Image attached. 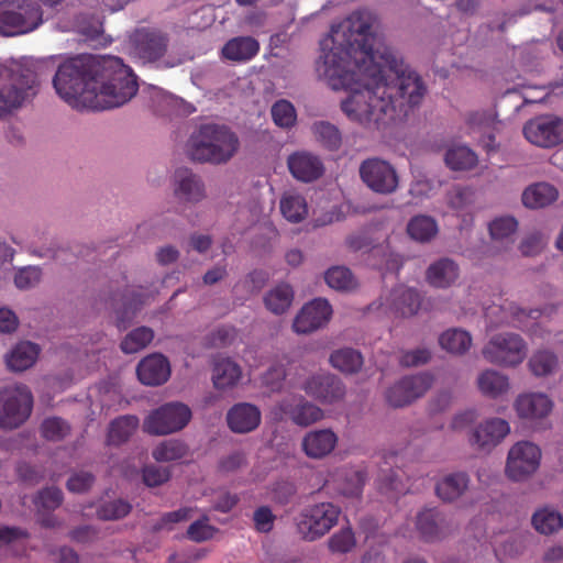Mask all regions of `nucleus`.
<instances>
[{"instance_id": "1", "label": "nucleus", "mask_w": 563, "mask_h": 563, "mask_svg": "<svg viewBox=\"0 0 563 563\" xmlns=\"http://www.w3.org/2000/svg\"><path fill=\"white\" fill-rule=\"evenodd\" d=\"M346 91L349 96L341 101L343 113L372 129L407 117L422 102L427 88L421 77L397 58V67L377 65Z\"/></svg>"}, {"instance_id": "2", "label": "nucleus", "mask_w": 563, "mask_h": 563, "mask_svg": "<svg viewBox=\"0 0 563 563\" xmlns=\"http://www.w3.org/2000/svg\"><path fill=\"white\" fill-rule=\"evenodd\" d=\"M371 12L354 11L331 31L332 47L317 62L319 77L332 90H347L377 65L397 67V56L373 31Z\"/></svg>"}, {"instance_id": "3", "label": "nucleus", "mask_w": 563, "mask_h": 563, "mask_svg": "<svg viewBox=\"0 0 563 563\" xmlns=\"http://www.w3.org/2000/svg\"><path fill=\"white\" fill-rule=\"evenodd\" d=\"M139 90L137 78L122 59L100 55L92 92H86L88 108L110 110L128 103Z\"/></svg>"}, {"instance_id": "4", "label": "nucleus", "mask_w": 563, "mask_h": 563, "mask_svg": "<svg viewBox=\"0 0 563 563\" xmlns=\"http://www.w3.org/2000/svg\"><path fill=\"white\" fill-rule=\"evenodd\" d=\"M55 57L0 65V118L35 96L38 82L57 68Z\"/></svg>"}, {"instance_id": "5", "label": "nucleus", "mask_w": 563, "mask_h": 563, "mask_svg": "<svg viewBox=\"0 0 563 563\" xmlns=\"http://www.w3.org/2000/svg\"><path fill=\"white\" fill-rule=\"evenodd\" d=\"M100 55H78L58 64L52 82L56 93L74 108H88L86 92H92Z\"/></svg>"}, {"instance_id": "6", "label": "nucleus", "mask_w": 563, "mask_h": 563, "mask_svg": "<svg viewBox=\"0 0 563 563\" xmlns=\"http://www.w3.org/2000/svg\"><path fill=\"white\" fill-rule=\"evenodd\" d=\"M240 150V139L229 126L201 124L191 133L186 145L187 156L197 163L223 165L230 162Z\"/></svg>"}, {"instance_id": "7", "label": "nucleus", "mask_w": 563, "mask_h": 563, "mask_svg": "<svg viewBox=\"0 0 563 563\" xmlns=\"http://www.w3.org/2000/svg\"><path fill=\"white\" fill-rule=\"evenodd\" d=\"M42 23L40 7L27 0L0 2V33L7 36L24 34Z\"/></svg>"}, {"instance_id": "8", "label": "nucleus", "mask_w": 563, "mask_h": 563, "mask_svg": "<svg viewBox=\"0 0 563 563\" xmlns=\"http://www.w3.org/2000/svg\"><path fill=\"white\" fill-rule=\"evenodd\" d=\"M132 43L135 55L144 63H159L165 68H173L184 62L179 56L167 54L169 38L158 30H136Z\"/></svg>"}, {"instance_id": "9", "label": "nucleus", "mask_w": 563, "mask_h": 563, "mask_svg": "<svg viewBox=\"0 0 563 563\" xmlns=\"http://www.w3.org/2000/svg\"><path fill=\"white\" fill-rule=\"evenodd\" d=\"M528 346L521 335L514 332L494 334L482 349L483 357L500 367H515L523 362Z\"/></svg>"}, {"instance_id": "10", "label": "nucleus", "mask_w": 563, "mask_h": 563, "mask_svg": "<svg viewBox=\"0 0 563 563\" xmlns=\"http://www.w3.org/2000/svg\"><path fill=\"white\" fill-rule=\"evenodd\" d=\"M33 396L26 385L13 384L0 390V428L15 429L30 417Z\"/></svg>"}, {"instance_id": "11", "label": "nucleus", "mask_w": 563, "mask_h": 563, "mask_svg": "<svg viewBox=\"0 0 563 563\" xmlns=\"http://www.w3.org/2000/svg\"><path fill=\"white\" fill-rule=\"evenodd\" d=\"M191 419L190 408L178 401L167 402L151 411L143 421V431L151 435H167L183 430Z\"/></svg>"}, {"instance_id": "12", "label": "nucleus", "mask_w": 563, "mask_h": 563, "mask_svg": "<svg viewBox=\"0 0 563 563\" xmlns=\"http://www.w3.org/2000/svg\"><path fill=\"white\" fill-rule=\"evenodd\" d=\"M340 514V508L332 503L312 505L300 514L298 533L306 541L318 540L338 523Z\"/></svg>"}, {"instance_id": "13", "label": "nucleus", "mask_w": 563, "mask_h": 563, "mask_svg": "<svg viewBox=\"0 0 563 563\" xmlns=\"http://www.w3.org/2000/svg\"><path fill=\"white\" fill-rule=\"evenodd\" d=\"M541 316L539 309H523L516 302L504 300L501 303H493L485 310L487 327L497 329L501 327H514L520 330H529L533 321Z\"/></svg>"}, {"instance_id": "14", "label": "nucleus", "mask_w": 563, "mask_h": 563, "mask_svg": "<svg viewBox=\"0 0 563 563\" xmlns=\"http://www.w3.org/2000/svg\"><path fill=\"white\" fill-rule=\"evenodd\" d=\"M540 448L530 441H519L508 451L505 473L514 482H522L532 476L540 466Z\"/></svg>"}, {"instance_id": "15", "label": "nucleus", "mask_w": 563, "mask_h": 563, "mask_svg": "<svg viewBox=\"0 0 563 563\" xmlns=\"http://www.w3.org/2000/svg\"><path fill=\"white\" fill-rule=\"evenodd\" d=\"M434 383L430 373L404 376L385 391V399L393 408H402L421 398Z\"/></svg>"}, {"instance_id": "16", "label": "nucleus", "mask_w": 563, "mask_h": 563, "mask_svg": "<svg viewBox=\"0 0 563 563\" xmlns=\"http://www.w3.org/2000/svg\"><path fill=\"white\" fill-rule=\"evenodd\" d=\"M358 170L362 181L376 194L390 195L398 188L396 168L385 159L367 158L361 163Z\"/></svg>"}, {"instance_id": "17", "label": "nucleus", "mask_w": 563, "mask_h": 563, "mask_svg": "<svg viewBox=\"0 0 563 563\" xmlns=\"http://www.w3.org/2000/svg\"><path fill=\"white\" fill-rule=\"evenodd\" d=\"M523 135L531 144L549 148L563 142V120L545 114L530 119L523 125Z\"/></svg>"}, {"instance_id": "18", "label": "nucleus", "mask_w": 563, "mask_h": 563, "mask_svg": "<svg viewBox=\"0 0 563 563\" xmlns=\"http://www.w3.org/2000/svg\"><path fill=\"white\" fill-rule=\"evenodd\" d=\"M277 419L288 417L298 427H309L324 418L323 410L302 396L285 398L275 408Z\"/></svg>"}, {"instance_id": "19", "label": "nucleus", "mask_w": 563, "mask_h": 563, "mask_svg": "<svg viewBox=\"0 0 563 563\" xmlns=\"http://www.w3.org/2000/svg\"><path fill=\"white\" fill-rule=\"evenodd\" d=\"M305 393L324 405L344 399L346 387L341 378L331 373H320L307 378L302 385Z\"/></svg>"}, {"instance_id": "20", "label": "nucleus", "mask_w": 563, "mask_h": 563, "mask_svg": "<svg viewBox=\"0 0 563 563\" xmlns=\"http://www.w3.org/2000/svg\"><path fill=\"white\" fill-rule=\"evenodd\" d=\"M510 433V424L498 417L488 418L479 422L470 435V443L476 450L490 453Z\"/></svg>"}, {"instance_id": "21", "label": "nucleus", "mask_w": 563, "mask_h": 563, "mask_svg": "<svg viewBox=\"0 0 563 563\" xmlns=\"http://www.w3.org/2000/svg\"><path fill=\"white\" fill-rule=\"evenodd\" d=\"M415 527L419 537L426 542L440 541L452 531L451 520L437 507L420 510L416 516Z\"/></svg>"}, {"instance_id": "22", "label": "nucleus", "mask_w": 563, "mask_h": 563, "mask_svg": "<svg viewBox=\"0 0 563 563\" xmlns=\"http://www.w3.org/2000/svg\"><path fill=\"white\" fill-rule=\"evenodd\" d=\"M173 191L175 198L181 203L196 205L207 198V188L202 177L186 167L175 170Z\"/></svg>"}, {"instance_id": "23", "label": "nucleus", "mask_w": 563, "mask_h": 563, "mask_svg": "<svg viewBox=\"0 0 563 563\" xmlns=\"http://www.w3.org/2000/svg\"><path fill=\"white\" fill-rule=\"evenodd\" d=\"M332 314V309L325 299L317 298L305 305L296 316L292 328L300 334L313 332L323 327Z\"/></svg>"}, {"instance_id": "24", "label": "nucleus", "mask_w": 563, "mask_h": 563, "mask_svg": "<svg viewBox=\"0 0 563 563\" xmlns=\"http://www.w3.org/2000/svg\"><path fill=\"white\" fill-rule=\"evenodd\" d=\"M287 166L294 178L302 183L314 181L324 173L320 157L307 151L290 154L287 158Z\"/></svg>"}, {"instance_id": "25", "label": "nucleus", "mask_w": 563, "mask_h": 563, "mask_svg": "<svg viewBox=\"0 0 563 563\" xmlns=\"http://www.w3.org/2000/svg\"><path fill=\"white\" fill-rule=\"evenodd\" d=\"M338 441L339 438L332 429H316L303 435L301 449L308 457L322 460L334 451Z\"/></svg>"}, {"instance_id": "26", "label": "nucleus", "mask_w": 563, "mask_h": 563, "mask_svg": "<svg viewBox=\"0 0 563 563\" xmlns=\"http://www.w3.org/2000/svg\"><path fill=\"white\" fill-rule=\"evenodd\" d=\"M262 413L257 406L250 402H239L227 413V422L234 433L244 434L258 428Z\"/></svg>"}, {"instance_id": "27", "label": "nucleus", "mask_w": 563, "mask_h": 563, "mask_svg": "<svg viewBox=\"0 0 563 563\" xmlns=\"http://www.w3.org/2000/svg\"><path fill=\"white\" fill-rule=\"evenodd\" d=\"M514 408L520 419L538 420L552 411L553 402L545 394L528 393L516 398Z\"/></svg>"}, {"instance_id": "28", "label": "nucleus", "mask_w": 563, "mask_h": 563, "mask_svg": "<svg viewBox=\"0 0 563 563\" xmlns=\"http://www.w3.org/2000/svg\"><path fill=\"white\" fill-rule=\"evenodd\" d=\"M136 374L140 382L144 385H162L170 375L169 362L162 354L148 355L137 364Z\"/></svg>"}, {"instance_id": "29", "label": "nucleus", "mask_w": 563, "mask_h": 563, "mask_svg": "<svg viewBox=\"0 0 563 563\" xmlns=\"http://www.w3.org/2000/svg\"><path fill=\"white\" fill-rule=\"evenodd\" d=\"M471 478L465 472H454L442 476L434 486L437 497L451 504L460 499L470 487Z\"/></svg>"}, {"instance_id": "30", "label": "nucleus", "mask_w": 563, "mask_h": 563, "mask_svg": "<svg viewBox=\"0 0 563 563\" xmlns=\"http://www.w3.org/2000/svg\"><path fill=\"white\" fill-rule=\"evenodd\" d=\"M386 305L391 311L401 317H411L418 312L421 298L417 290L398 286L386 298Z\"/></svg>"}, {"instance_id": "31", "label": "nucleus", "mask_w": 563, "mask_h": 563, "mask_svg": "<svg viewBox=\"0 0 563 563\" xmlns=\"http://www.w3.org/2000/svg\"><path fill=\"white\" fill-rule=\"evenodd\" d=\"M476 386L483 396L497 399L508 393L510 383L506 374L487 368L478 374Z\"/></svg>"}, {"instance_id": "32", "label": "nucleus", "mask_w": 563, "mask_h": 563, "mask_svg": "<svg viewBox=\"0 0 563 563\" xmlns=\"http://www.w3.org/2000/svg\"><path fill=\"white\" fill-rule=\"evenodd\" d=\"M457 277V264L453 260L446 257L432 263L426 272L427 282L435 288H448L455 283Z\"/></svg>"}, {"instance_id": "33", "label": "nucleus", "mask_w": 563, "mask_h": 563, "mask_svg": "<svg viewBox=\"0 0 563 563\" xmlns=\"http://www.w3.org/2000/svg\"><path fill=\"white\" fill-rule=\"evenodd\" d=\"M260 51L258 42L251 36H238L229 40L222 47V56L232 62H247Z\"/></svg>"}, {"instance_id": "34", "label": "nucleus", "mask_w": 563, "mask_h": 563, "mask_svg": "<svg viewBox=\"0 0 563 563\" xmlns=\"http://www.w3.org/2000/svg\"><path fill=\"white\" fill-rule=\"evenodd\" d=\"M242 375L241 367L228 357H217L213 362L212 382L217 389L235 386Z\"/></svg>"}, {"instance_id": "35", "label": "nucleus", "mask_w": 563, "mask_h": 563, "mask_svg": "<svg viewBox=\"0 0 563 563\" xmlns=\"http://www.w3.org/2000/svg\"><path fill=\"white\" fill-rule=\"evenodd\" d=\"M558 189L549 183H537L527 187L521 196L522 203L530 209L544 208L558 199Z\"/></svg>"}, {"instance_id": "36", "label": "nucleus", "mask_w": 563, "mask_h": 563, "mask_svg": "<svg viewBox=\"0 0 563 563\" xmlns=\"http://www.w3.org/2000/svg\"><path fill=\"white\" fill-rule=\"evenodd\" d=\"M140 420L134 415L120 416L112 420L108 428L107 443L121 445L125 443L136 431Z\"/></svg>"}, {"instance_id": "37", "label": "nucleus", "mask_w": 563, "mask_h": 563, "mask_svg": "<svg viewBox=\"0 0 563 563\" xmlns=\"http://www.w3.org/2000/svg\"><path fill=\"white\" fill-rule=\"evenodd\" d=\"M38 355V347L32 342L16 344L7 355L8 367L14 372H23L31 367Z\"/></svg>"}, {"instance_id": "38", "label": "nucleus", "mask_w": 563, "mask_h": 563, "mask_svg": "<svg viewBox=\"0 0 563 563\" xmlns=\"http://www.w3.org/2000/svg\"><path fill=\"white\" fill-rule=\"evenodd\" d=\"M329 362L334 368L344 374H355L363 366V356L352 347H342L330 354Z\"/></svg>"}, {"instance_id": "39", "label": "nucleus", "mask_w": 563, "mask_h": 563, "mask_svg": "<svg viewBox=\"0 0 563 563\" xmlns=\"http://www.w3.org/2000/svg\"><path fill=\"white\" fill-rule=\"evenodd\" d=\"M294 300V290L288 284H278L264 297V305L274 314L286 312Z\"/></svg>"}, {"instance_id": "40", "label": "nucleus", "mask_w": 563, "mask_h": 563, "mask_svg": "<svg viewBox=\"0 0 563 563\" xmlns=\"http://www.w3.org/2000/svg\"><path fill=\"white\" fill-rule=\"evenodd\" d=\"M439 343L446 352L463 355L472 345V336L462 329H449L440 335Z\"/></svg>"}, {"instance_id": "41", "label": "nucleus", "mask_w": 563, "mask_h": 563, "mask_svg": "<svg viewBox=\"0 0 563 563\" xmlns=\"http://www.w3.org/2000/svg\"><path fill=\"white\" fill-rule=\"evenodd\" d=\"M444 162L452 170H468L476 166L477 155L465 145H455L446 150Z\"/></svg>"}, {"instance_id": "42", "label": "nucleus", "mask_w": 563, "mask_h": 563, "mask_svg": "<svg viewBox=\"0 0 563 563\" xmlns=\"http://www.w3.org/2000/svg\"><path fill=\"white\" fill-rule=\"evenodd\" d=\"M531 522L538 532L548 536L563 527V516L553 508L544 507L533 514Z\"/></svg>"}, {"instance_id": "43", "label": "nucleus", "mask_w": 563, "mask_h": 563, "mask_svg": "<svg viewBox=\"0 0 563 563\" xmlns=\"http://www.w3.org/2000/svg\"><path fill=\"white\" fill-rule=\"evenodd\" d=\"M528 367L537 377L554 374L559 367L558 356L549 350L536 351L528 362Z\"/></svg>"}, {"instance_id": "44", "label": "nucleus", "mask_w": 563, "mask_h": 563, "mask_svg": "<svg viewBox=\"0 0 563 563\" xmlns=\"http://www.w3.org/2000/svg\"><path fill=\"white\" fill-rule=\"evenodd\" d=\"M407 232L416 241L428 242L438 233L435 220L429 216H416L407 224Z\"/></svg>"}, {"instance_id": "45", "label": "nucleus", "mask_w": 563, "mask_h": 563, "mask_svg": "<svg viewBox=\"0 0 563 563\" xmlns=\"http://www.w3.org/2000/svg\"><path fill=\"white\" fill-rule=\"evenodd\" d=\"M154 339V331L148 327H139L129 332L121 341L120 347L125 354H133L145 349Z\"/></svg>"}, {"instance_id": "46", "label": "nucleus", "mask_w": 563, "mask_h": 563, "mask_svg": "<svg viewBox=\"0 0 563 563\" xmlns=\"http://www.w3.org/2000/svg\"><path fill=\"white\" fill-rule=\"evenodd\" d=\"M311 131L319 143L330 151H335L341 146L342 136L339 129L327 121L314 122Z\"/></svg>"}, {"instance_id": "47", "label": "nucleus", "mask_w": 563, "mask_h": 563, "mask_svg": "<svg viewBox=\"0 0 563 563\" xmlns=\"http://www.w3.org/2000/svg\"><path fill=\"white\" fill-rule=\"evenodd\" d=\"M283 216L292 223L301 222L308 214L306 199L300 195H287L280 200Z\"/></svg>"}, {"instance_id": "48", "label": "nucleus", "mask_w": 563, "mask_h": 563, "mask_svg": "<svg viewBox=\"0 0 563 563\" xmlns=\"http://www.w3.org/2000/svg\"><path fill=\"white\" fill-rule=\"evenodd\" d=\"M324 279L329 287L340 291H349L356 287L352 272L344 266L329 268L324 274Z\"/></svg>"}, {"instance_id": "49", "label": "nucleus", "mask_w": 563, "mask_h": 563, "mask_svg": "<svg viewBox=\"0 0 563 563\" xmlns=\"http://www.w3.org/2000/svg\"><path fill=\"white\" fill-rule=\"evenodd\" d=\"M188 446L179 440H166L159 443L152 452L157 462H172L186 456Z\"/></svg>"}, {"instance_id": "50", "label": "nucleus", "mask_w": 563, "mask_h": 563, "mask_svg": "<svg viewBox=\"0 0 563 563\" xmlns=\"http://www.w3.org/2000/svg\"><path fill=\"white\" fill-rule=\"evenodd\" d=\"M132 510L130 503L123 499H114L100 504L97 507L96 516L103 521L120 520L126 517Z\"/></svg>"}, {"instance_id": "51", "label": "nucleus", "mask_w": 563, "mask_h": 563, "mask_svg": "<svg viewBox=\"0 0 563 563\" xmlns=\"http://www.w3.org/2000/svg\"><path fill=\"white\" fill-rule=\"evenodd\" d=\"M474 201L475 192L468 187L455 185L446 192V203L451 209L456 211L466 210Z\"/></svg>"}, {"instance_id": "52", "label": "nucleus", "mask_w": 563, "mask_h": 563, "mask_svg": "<svg viewBox=\"0 0 563 563\" xmlns=\"http://www.w3.org/2000/svg\"><path fill=\"white\" fill-rule=\"evenodd\" d=\"M274 123L283 129H289L295 125L297 113L291 102L287 100L276 101L271 109Z\"/></svg>"}, {"instance_id": "53", "label": "nucleus", "mask_w": 563, "mask_h": 563, "mask_svg": "<svg viewBox=\"0 0 563 563\" xmlns=\"http://www.w3.org/2000/svg\"><path fill=\"white\" fill-rule=\"evenodd\" d=\"M356 545L355 534L351 527L341 528L328 540L329 550L332 553H347Z\"/></svg>"}, {"instance_id": "54", "label": "nucleus", "mask_w": 563, "mask_h": 563, "mask_svg": "<svg viewBox=\"0 0 563 563\" xmlns=\"http://www.w3.org/2000/svg\"><path fill=\"white\" fill-rule=\"evenodd\" d=\"M518 222L511 216H503L489 223V234L493 240H506L517 231Z\"/></svg>"}, {"instance_id": "55", "label": "nucleus", "mask_w": 563, "mask_h": 563, "mask_svg": "<svg viewBox=\"0 0 563 563\" xmlns=\"http://www.w3.org/2000/svg\"><path fill=\"white\" fill-rule=\"evenodd\" d=\"M41 432L49 441H60L69 434L70 427L65 420L53 417L43 421Z\"/></svg>"}, {"instance_id": "56", "label": "nucleus", "mask_w": 563, "mask_h": 563, "mask_svg": "<svg viewBox=\"0 0 563 563\" xmlns=\"http://www.w3.org/2000/svg\"><path fill=\"white\" fill-rule=\"evenodd\" d=\"M42 278V269L38 266H25L18 269L14 275V285L19 289H29L36 286Z\"/></svg>"}, {"instance_id": "57", "label": "nucleus", "mask_w": 563, "mask_h": 563, "mask_svg": "<svg viewBox=\"0 0 563 563\" xmlns=\"http://www.w3.org/2000/svg\"><path fill=\"white\" fill-rule=\"evenodd\" d=\"M218 529L208 523V518L194 521L187 529V537L195 542H203L213 538Z\"/></svg>"}, {"instance_id": "58", "label": "nucleus", "mask_w": 563, "mask_h": 563, "mask_svg": "<svg viewBox=\"0 0 563 563\" xmlns=\"http://www.w3.org/2000/svg\"><path fill=\"white\" fill-rule=\"evenodd\" d=\"M236 330L231 325H221L207 335L208 345L211 347H224L234 342Z\"/></svg>"}, {"instance_id": "59", "label": "nucleus", "mask_w": 563, "mask_h": 563, "mask_svg": "<svg viewBox=\"0 0 563 563\" xmlns=\"http://www.w3.org/2000/svg\"><path fill=\"white\" fill-rule=\"evenodd\" d=\"M286 378V369L284 365L276 364L271 366L262 376V383L269 391H279L283 388Z\"/></svg>"}, {"instance_id": "60", "label": "nucleus", "mask_w": 563, "mask_h": 563, "mask_svg": "<svg viewBox=\"0 0 563 563\" xmlns=\"http://www.w3.org/2000/svg\"><path fill=\"white\" fill-rule=\"evenodd\" d=\"M99 528L92 525H84L73 528L68 532V538L76 543L87 544L99 539Z\"/></svg>"}, {"instance_id": "61", "label": "nucleus", "mask_w": 563, "mask_h": 563, "mask_svg": "<svg viewBox=\"0 0 563 563\" xmlns=\"http://www.w3.org/2000/svg\"><path fill=\"white\" fill-rule=\"evenodd\" d=\"M297 493V487L292 482L279 481L273 486V500L280 505L289 504Z\"/></svg>"}, {"instance_id": "62", "label": "nucleus", "mask_w": 563, "mask_h": 563, "mask_svg": "<svg viewBox=\"0 0 563 563\" xmlns=\"http://www.w3.org/2000/svg\"><path fill=\"white\" fill-rule=\"evenodd\" d=\"M170 477L167 467L151 465L143 470V481L150 487H156L166 483Z\"/></svg>"}, {"instance_id": "63", "label": "nucleus", "mask_w": 563, "mask_h": 563, "mask_svg": "<svg viewBox=\"0 0 563 563\" xmlns=\"http://www.w3.org/2000/svg\"><path fill=\"white\" fill-rule=\"evenodd\" d=\"M95 483V476L89 472H78L73 474L67 481V488L73 493H85Z\"/></svg>"}, {"instance_id": "64", "label": "nucleus", "mask_w": 563, "mask_h": 563, "mask_svg": "<svg viewBox=\"0 0 563 563\" xmlns=\"http://www.w3.org/2000/svg\"><path fill=\"white\" fill-rule=\"evenodd\" d=\"M247 464L246 454L241 450H235L223 456L219 462V468L223 472H235Z\"/></svg>"}]
</instances>
